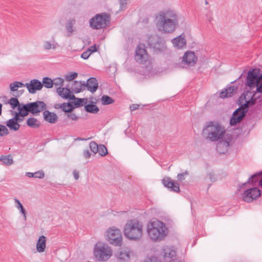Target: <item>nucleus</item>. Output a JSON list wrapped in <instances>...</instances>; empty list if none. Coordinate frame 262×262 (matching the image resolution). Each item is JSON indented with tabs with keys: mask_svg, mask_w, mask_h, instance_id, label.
I'll return each mask as SVG.
<instances>
[{
	"mask_svg": "<svg viewBox=\"0 0 262 262\" xmlns=\"http://www.w3.org/2000/svg\"><path fill=\"white\" fill-rule=\"evenodd\" d=\"M172 42L174 47L178 49L182 48L186 45V40L182 35L174 38Z\"/></svg>",
	"mask_w": 262,
	"mask_h": 262,
	"instance_id": "nucleus-25",
	"label": "nucleus"
},
{
	"mask_svg": "<svg viewBox=\"0 0 262 262\" xmlns=\"http://www.w3.org/2000/svg\"><path fill=\"white\" fill-rule=\"evenodd\" d=\"M71 100H73L72 103H73L76 107L82 106L83 104H85L87 102V99L85 98H78L74 96V98H71Z\"/></svg>",
	"mask_w": 262,
	"mask_h": 262,
	"instance_id": "nucleus-31",
	"label": "nucleus"
},
{
	"mask_svg": "<svg viewBox=\"0 0 262 262\" xmlns=\"http://www.w3.org/2000/svg\"><path fill=\"white\" fill-rule=\"evenodd\" d=\"M139 108V105L134 104L130 106V109L132 111H134L136 110H138Z\"/></svg>",
	"mask_w": 262,
	"mask_h": 262,
	"instance_id": "nucleus-54",
	"label": "nucleus"
},
{
	"mask_svg": "<svg viewBox=\"0 0 262 262\" xmlns=\"http://www.w3.org/2000/svg\"><path fill=\"white\" fill-rule=\"evenodd\" d=\"M6 125L10 130L15 132L18 130L20 126V124L17 123L14 117L8 120L6 122Z\"/></svg>",
	"mask_w": 262,
	"mask_h": 262,
	"instance_id": "nucleus-24",
	"label": "nucleus"
},
{
	"mask_svg": "<svg viewBox=\"0 0 262 262\" xmlns=\"http://www.w3.org/2000/svg\"><path fill=\"white\" fill-rule=\"evenodd\" d=\"M87 88V90L92 93L95 92L98 88V83L97 79L94 77L89 78L86 83H85V88Z\"/></svg>",
	"mask_w": 262,
	"mask_h": 262,
	"instance_id": "nucleus-19",
	"label": "nucleus"
},
{
	"mask_svg": "<svg viewBox=\"0 0 262 262\" xmlns=\"http://www.w3.org/2000/svg\"><path fill=\"white\" fill-rule=\"evenodd\" d=\"M2 105L0 103V115L2 114Z\"/></svg>",
	"mask_w": 262,
	"mask_h": 262,
	"instance_id": "nucleus-60",
	"label": "nucleus"
},
{
	"mask_svg": "<svg viewBox=\"0 0 262 262\" xmlns=\"http://www.w3.org/2000/svg\"><path fill=\"white\" fill-rule=\"evenodd\" d=\"M24 117H21V116L18 115V114L14 113V118L16 120V121L18 124L24 120Z\"/></svg>",
	"mask_w": 262,
	"mask_h": 262,
	"instance_id": "nucleus-48",
	"label": "nucleus"
},
{
	"mask_svg": "<svg viewBox=\"0 0 262 262\" xmlns=\"http://www.w3.org/2000/svg\"><path fill=\"white\" fill-rule=\"evenodd\" d=\"M143 224L137 219L128 220L124 227V236L131 241H137L143 235Z\"/></svg>",
	"mask_w": 262,
	"mask_h": 262,
	"instance_id": "nucleus-4",
	"label": "nucleus"
},
{
	"mask_svg": "<svg viewBox=\"0 0 262 262\" xmlns=\"http://www.w3.org/2000/svg\"><path fill=\"white\" fill-rule=\"evenodd\" d=\"M78 140H83V139H81V138H78Z\"/></svg>",
	"mask_w": 262,
	"mask_h": 262,
	"instance_id": "nucleus-62",
	"label": "nucleus"
},
{
	"mask_svg": "<svg viewBox=\"0 0 262 262\" xmlns=\"http://www.w3.org/2000/svg\"><path fill=\"white\" fill-rule=\"evenodd\" d=\"M97 152H98L101 156H104L107 154V150L104 145H100L99 146V150Z\"/></svg>",
	"mask_w": 262,
	"mask_h": 262,
	"instance_id": "nucleus-41",
	"label": "nucleus"
},
{
	"mask_svg": "<svg viewBox=\"0 0 262 262\" xmlns=\"http://www.w3.org/2000/svg\"><path fill=\"white\" fill-rule=\"evenodd\" d=\"M91 153L89 150H84L83 151V156L86 159H88L91 157Z\"/></svg>",
	"mask_w": 262,
	"mask_h": 262,
	"instance_id": "nucleus-53",
	"label": "nucleus"
},
{
	"mask_svg": "<svg viewBox=\"0 0 262 262\" xmlns=\"http://www.w3.org/2000/svg\"><path fill=\"white\" fill-rule=\"evenodd\" d=\"M73 176L75 180H78L79 179V172L77 171L74 170L73 171Z\"/></svg>",
	"mask_w": 262,
	"mask_h": 262,
	"instance_id": "nucleus-55",
	"label": "nucleus"
},
{
	"mask_svg": "<svg viewBox=\"0 0 262 262\" xmlns=\"http://www.w3.org/2000/svg\"><path fill=\"white\" fill-rule=\"evenodd\" d=\"M57 93L61 98L66 99H71V98H74V95L68 88H57Z\"/></svg>",
	"mask_w": 262,
	"mask_h": 262,
	"instance_id": "nucleus-20",
	"label": "nucleus"
},
{
	"mask_svg": "<svg viewBox=\"0 0 262 262\" xmlns=\"http://www.w3.org/2000/svg\"><path fill=\"white\" fill-rule=\"evenodd\" d=\"M143 262H161L158 260L156 258L152 257L145 260Z\"/></svg>",
	"mask_w": 262,
	"mask_h": 262,
	"instance_id": "nucleus-52",
	"label": "nucleus"
},
{
	"mask_svg": "<svg viewBox=\"0 0 262 262\" xmlns=\"http://www.w3.org/2000/svg\"><path fill=\"white\" fill-rule=\"evenodd\" d=\"M246 85L250 89L256 88L254 95L257 92L262 93V75L259 76L255 69L249 70L247 74Z\"/></svg>",
	"mask_w": 262,
	"mask_h": 262,
	"instance_id": "nucleus-5",
	"label": "nucleus"
},
{
	"mask_svg": "<svg viewBox=\"0 0 262 262\" xmlns=\"http://www.w3.org/2000/svg\"><path fill=\"white\" fill-rule=\"evenodd\" d=\"M178 24L176 12L167 9L160 11L156 17V25L158 29L164 33H171Z\"/></svg>",
	"mask_w": 262,
	"mask_h": 262,
	"instance_id": "nucleus-2",
	"label": "nucleus"
},
{
	"mask_svg": "<svg viewBox=\"0 0 262 262\" xmlns=\"http://www.w3.org/2000/svg\"><path fill=\"white\" fill-rule=\"evenodd\" d=\"M25 86L27 88L29 92L34 94L37 91L40 90L43 87V84L37 79H33L29 83H26Z\"/></svg>",
	"mask_w": 262,
	"mask_h": 262,
	"instance_id": "nucleus-14",
	"label": "nucleus"
},
{
	"mask_svg": "<svg viewBox=\"0 0 262 262\" xmlns=\"http://www.w3.org/2000/svg\"><path fill=\"white\" fill-rule=\"evenodd\" d=\"M27 124L29 127L34 128H38L40 125L39 122L34 118H29L27 121Z\"/></svg>",
	"mask_w": 262,
	"mask_h": 262,
	"instance_id": "nucleus-33",
	"label": "nucleus"
},
{
	"mask_svg": "<svg viewBox=\"0 0 262 262\" xmlns=\"http://www.w3.org/2000/svg\"><path fill=\"white\" fill-rule=\"evenodd\" d=\"M162 251L164 253L163 255L165 261L173 262L176 255L175 250L172 247L165 246L163 248Z\"/></svg>",
	"mask_w": 262,
	"mask_h": 262,
	"instance_id": "nucleus-16",
	"label": "nucleus"
},
{
	"mask_svg": "<svg viewBox=\"0 0 262 262\" xmlns=\"http://www.w3.org/2000/svg\"><path fill=\"white\" fill-rule=\"evenodd\" d=\"M262 173V172H260V173H255V174H253L252 176H251L249 178V179L248 180L247 182L244 183L242 186H241L240 187L241 188H243L244 189H245V187L247 185V183H252L254 182V181H256V177H257V176L261 174Z\"/></svg>",
	"mask_w": 262,
	"mask_h": 262,
	"instance_id": "nucleus-38",
	"label": "nucleus"
},
{
	"mask_svg": "<svg viewBox=\"0 0 262 262\" xmlns=\"http://www.w3.org/2000/svg\"><path fill=\"white\" fill-rule=\"evenodd\" d=\"M53 85L55 86H61L63 85V79L60 77L55 78L53 80Z\"/></svg>",
	"mask_w": 262,
	"mask_h": 262,
	"instance_id": "nucleus-45",
	"label": "nucleus"
},
{
	"mask_svg": "<svg viewBox=\"0 0 262 262\" xmlns=\"http://www.w3.org/2000/svg\"><path fill=\"white\" fill-rule=\"evenodd\" d=\"M58 48H59V45L54 39L45 40L42 41V49L43 51H55Z\"/></svg>",
	"mask_w": 262,
	"mask_h": 262,
	"instance_id": "nucleus-18",
	"label": "nucleus"
},
{
	"mask_svg": "<svg viewBox=\"0 0 262 262\" xmlns=\"http://www.w3.org/2000/svg\"><path fill=\"white\" fill-rule=\"evenodd\" d=\"M162 184L170 191L176 192L180 191L179 184L169 177H164L162 180Z\"/></svg>",
	"mask_w": 262,
	"mask_h": 262,
	"instance_id": "nucleus-15",
	"label": "nucleus"
},
{
	"mask_svg": "<svg viewBox=\"0 0 262 262\" xmlns=\"http://www.w3.org/2000/svg\"><path fill=\"white\" fill-rule=\"evenodd\" d=\"M78 76V73L76 72H71L65 76V79L68 81H71Z\"/></svg>",
	"mask_w": 262,
	"mask_h": 262,
	"instance_id": "nucleus-40",
	"label": "nucleus"
},
{
	"mask_svg": "<svg viewBox=\"0 0 262 262\" xmlns=\"http://www.w3.org/2000/svg\"><path fill=\"white\" fill-rule=\"evenodd\" d=\"M18 110V112H15L14 113L18 114V115L21 116V117H25L28 115L29 112L31 113L28 103L23 105V106H19Z\"/></svg>",
	"mask_w": 262,
	"mask_h": 262,
	"instance_id": "nucleus-27",
	"label": "nucleus"
},
{
	"mask_svg": "<svg viewBox=\"0 0 262 262\" xmlns=\"http://www.w3.org/2000/svg\"><path fill=\"white\" fill-rule=\"evenodd\" d=\"M205 3H206V4H208V3H207V1H206Z\"/></svg>",
	"mask_w": 262,
	"mask_h": 262,
	"instance_id": "nucleus-63",
	"label": "nucleus"
},
{
	"mask_svg": "<svg viewBox=\"0 0 262 262\" xmlns=\"http://www.w3.org/2000/svg\"><path fill=\"white\" fill-rule=\"evenodd\" d=\"M188 174V172L187 171H185V172H182L181 173H179L177 176V179L178 181H182L185 179V176Z\"/></svg>",
	"mask_w": 262,
	"mask_h": 262,
	"instance_id": "nucleus-47",
	"label": "nucleus"
},
{
	"mask_svg": "<svg viewBox=\"0 0 262 262\" xmlns=\"http://www.w3.org/2000/svg\"><path fill=\"white\" fill-rule=\"evenodd\" d=\"M245 98H246V96H245L244 94H243V95H242L241 96V97H240V98H239V99H240L239 100H244V99H245Z\"/></svg>",
	"mask_w": 262,
	"mask_h": 262,
	"instance_id": "nucleus-58",
	"label": "nucleus"
},
{
	"mask_svg": "<svg viewBox=\"0 0 262 262\" xmlns=\"http://www.w3.org/2000/svg\"><path fill=\"white\" fill-rule=\"evenodd\" d=\"M99 146L98 144L94 141H92L90 143V147L91 151L94 154H96L99 150Z\"/></svg>",
	"mask_w": 262,
	"mask_h": 262,
	"instance_id": "nucleus-42",
	"label": "nucleus"
},
{
	"mask_svg": "<svg viewBox=\"0 0 262 262\" xmlns=\"http://www.w3.org/2000/svg\"><path fill=\"white\" fill-rule=\"evenodd\" d=\"M55 107L56 108H61L62 109L61 104H56L55 105Z\"/></svg>",
	"mask_w": 262,
	"mask_h": 262,
	"instance_id": "nucleus-57",
	"label": "nucleus"
},
{
	"mask_svg": "<svg viewBox=\"0 0 262 262\" xmlns=\"http://www.w3.org/2000/svg\"><path fill=\"white\" fill-rule=\"evenodd\" d=\"M147 233L149 238L152 241L159 242L163 241L167 236L168 230L163 222L154 220L147 224Z\"/></svg>",
	"mask_w": 262,
	"mask_h": 262,
	"instance_id": "nucleus-3",
	"label": "nucleus"
},
{
	"mask_svg": "<svg viewBox=\"0 0 262 262\" xmlns=\"http://www.w3.org/2000/svg\"><path fill=\"white\" fill-rule=\"evenodd\" d=\"M237 90V88L236 86L234 85L230 86L220 93V97L225 98L231 97L236 92Z\"/></svg>",
	"mask_w": 262,
	"mask_h": 262,
	"instance_id": "nucleus-22",
	"label": "nucleus"
},
{
	"mask_svg": "<svg viewBox=\"0 0 262 262\" xmlns=\"http://www.w3.org/2000/svg\"><path fill=\"white\" fill-rule=\"evenodd\" d=\"M0 161L6 165H10L13 162V159L11 155L2 156L0 157Z\"/></svg>",
	"mask_w": 262,
	"mask_h": 262,
	"instance_id": "nucleus-34",
	"label": "nucleus"
},
{
	"mask_svg": "<svg viewBox=\"0 0 262 262\" xmlns=\"http://www.w3.org/2000/svg\"><path fill=\"white\" fill-rule=\"evenodd\" d=\"M94 255L99 261H106L112 255V251L107 244L98 243L95 246Z\"/></svg>",
	"mask_w": 262,
	"mask_h": 262,
	"instance_id": "nucleus-7",
	"label": "nucleus"
},
{
	"mask_svg": "<svg viewBox=\"0 0 262 262\" xmlns=\"http://www.w3.org/2000/svg\"><path fill=\"white\" fill-rule=\"evenodd\" d=\"M210 179L211 181H214L215 179L211 174L210 176Z\"/></svg>",
	"mask_w": 262,
	"mask_h": 262,
	"instance_id": "nucleus-59",
	"label": "nucleus"
},
{
	"mask_svg": "<svg viewBox=\"0 0 262 262\" xmlns=\"http://www.w3.org/2000/svg\"><path fill=\"white\" fill-rule=\"evenodd\" d=\"M9 134V132L7 127L0 124V136L8 135Z\"/></svg>",
	"mask_w": 262,
	"mask_h": 262,
	"instance_id": "nucleus-43",
	"label": "nucleus"
},
{
	"mask_svg": "<svg viewBox=\"0 0 262 262\" xmlns=\"http://www.w3.org/2000/svg\"><path fill=\"white\" fill-rule=\"evenodd\" d=\"M29 108L31 113L35 115H37L39 112H41L46 108V104L43 101H37L34 102L29 103Z\"/></svg>",
	"mask_w": 262,
	"mask_h": 262,
	"instance_id": "nucleus-12",
	"label": "nucleus"
},
{
	"mask_svg": "<svg viewBox=\"0 0 262 262\" xmlns=\"http://www.w3.org/2000/svg\"><path fill=\"white\" fill-rule=\"evenodd\" d=\"M116 256L120 261H128L129 259V252L127 250H121L116 254Z\"/></svg>",
	"mask_w": 262,
	"mask_h": 262,
	"instance_id": "nucleus-26",
	"label": "nucleus"
},
{
	"mask_svg": "<svg viewBox=\"0 0 262 262\" xmlns=\"http://www.w3.org/2000/svg\"><path fill=\"white\" fill-rule=\"evenodd\" d=\"M89 52H91V54L93 53V52H95L97 51V48H96V45H94V46H91L90 47L88 50H87Z\"/></svg>",
	"mask_w": 262,
	"mask_h": 262,
	"instance_id": "nucleus-51",
	"label": "nucleus"
},
{
	"mask_svg": "<svg viewBox=\"0 0 262 262\" xmlns=\"http://www.w3.org/2000/svg\"><path fill=\"white\" fill-rule=\"evenodd\" d=\"M85 82L75 81L72 85V89L75 93H78L85 89Z\"/></svg>",
	"mask_w": 262,
	"mask_h": 262,
	"instance_id": "nucleus-28",
	"label": "nucleus"
},
{
	"mask_svg": "<svg viewBox=\"0 0 262 262\" xmlns=\"http://www.w3.org/2000/svg\"><path fill=\"white\" fill-rule=\"evenodd\" d=\"M110 21V15L106 13L97 14L89 20V26L93 29H101L105 28Z\"/></svg>",
	"mask_w": 262,
	"mask_h": 262,
	"instance_id": "nucleus-8",
	"label": "nucleus"
},
{
	"mask_svg": "<svg viewBox=\"0 0 262 262\" xmlns=\"http://www.w3.org/2000/svg\"><path fill=\"white\" fill-rule=\"evenodd\" d=\"M259 185L262 187V178L261 179V180L259 182Z\"/></svg>",
	"mask_w": 262,
	"mask_h": 262,
	"instance_id": "nucleus-61",
	"label": "nucleus"
},
{
	"mask_svg": "<svg viewBox=\"0 0 262 262\" xmlns=\"http://www.w3.org/2000/svg\"><path fill=\"white\" fill-rule=\"evenodd\" d=\"M68 117L74 121H77L78 119V117L74 113H70L67 114Z\"/></svg>",
	"mask_w": 262,
	"mask_h": 262,
	"instance_id": "nucleus-50",
	"label": "nucleus"
},
{
	"mask_svg": "<svg viewBox=\"0 0 262 262\" xmlns=\"http://www.w3.org/2000/svg\"><path fill=\"white\" fill-rule=\"evenodd\" d=\"M34 173L30 172H26V176L29 178H34Z\"/></svg>",
	"mask_w": 262,
	"mask_h": 262,
	"instance_id": "nucleus-56",
	"label": "nucleus"
},
{
	"mask_svg": "<svg viewBox=\"0 0 262 262\" xmlns=\"http://www.w3.org/2000/svg\"><path fill=\"white\" fill-rule=\"evenodd\" d=\"M197 59L193 52L188 51L183 55L182 61L188 66H193L195 64Z\"/></svg>",
	"mask_w": 262,
	"mask_h": 262,
	"instance_id": "nucleus-17",
	"label": "nucleus"
},
{
	"mask_svg": "<svg viewBox=\"0 0 262 262\" xmlns=\"http://www.w3.org/2000/svg\"><path fill=\"white\" fill-rule=\"evenodd\" d=\"M91 55V52H89L88 50L84 52L81 55V57L84 59H87Z\"/></svg>",
	"mask_w": 262,
	"mask_h": 262,
	"instance_id": "nucleus-49",
	"label": "nucleus"
},
{
	"mask_svg": "<svg viewBox=\"0 0 262 262\" xmlns=\"http://www.w3.org/2000/svg\"><path fill=\"white\" fill-rule=\"evenodd\" d=\"M255 102V99L252 97L250 100L247 101L246 103L235 111L230 119V124L231 125H234L239 122L245 116L246 113L248 112V107L254 105Z\"/></svg>",
	"mask_w": 262,
	"mask_h": 262,
	"instance_id": "nucleus-6",
	"label": "nucleus"
},
{
	"mask_svg": "<svg viewBox=\"0 0 262 262\" xmlns=\"http://www.w3.org/2000/svg\"><path fill=\"white\" fill-rule=\"evenodd\" d=\"M46 237L44 235L39 236L36 243V247L37 252H43L46 247Z\"/></svg>",
	"mask_w": 262,
	"mask_h": 262,
	"instance_id": "nucleus-23",
	"label": "nucleus"
},
{
	"mask_svg": "<svg viewBox=\"0 0 262 262\" xmlns=\"http://www.w3.org/2000/svg\"><path fill=\"white\" fill-rule=\"evenodd\" d=\"M260 194V190L257 187L247 188L242 194L243 200L246 202L250 203L258 199Z\"/></svg>",
	"mask_w": 262,
	"mask_h": 262,
	"instance_id": "nucleus-10",
	"label": "nucleus"
},
{
	"mask_svg": "<svg viewBox=\"0 0 262 262\" xmlns=\"http://www.w3.org/2000/svg\"><path fill=\"white\" fill-rule=\"evenodd\" d=\"M10 104L11 105L12 108H15L16 106L19 107V105L18 99L16 98H12L10 99Z\"/></svg>",
	"mask_w": 262,
	"mask_h": 262,
	"instance_id": "nucleus-44",
	"label": "nucleus"
},
{
	"mask_svg": "<svg viewBox=\"0 0 262 262\" xmlns=\"http://www.w3.org/2000/svg\"><path fill=\"white\" fill-rule=\"evenodd\" d=\"M226 134L224 127L217 122L207 123L203 129L202 135L206 140L210 142L219 141L216 145V150L223 154L227 150L230 141L223 140Z\"/></svg>",
	"mask_w": 262,
	"mask_h": 262,
	"instance_id": "nucleus-1",
	"label": "nucleus"
},
{
	"mask_svg": "<svg viewBox=\"0 0 262 262\" xmlns=\"http://www.w3.org/2000/svg\"><path fill=\"white\" fill-rule=\"evenodd\" d=\"M44 120L50 123H55L57 122L58 117L57 115L48 110H45L43 113Z\"/></svg>",
	"mask_w": 262,
	"mask_h": 262,
	"instance_id": "nucleus-21",
	"label": "nucleus"
},
{
	"mask_svg": "<svg viewBox=\"0 0 262 262\" xmlns=\"http://www.w3.org/2000/svg\"><path fill=\"white\" fill-rule=\"evenodd\" d=\"M84 108L87 112L92 114H97L99 111V108L93 104H85Z\"/></svg>",
	"mask_w": 262,
	"mask_h": 262,
	"instance_id": "nucleus-32",
	"label": "nucleus"
},
{
	"mask_svg": "<svg viewBox=\"0 0 262 262\" xmlns=\"http://www.w3.org/2000/svg\"><path fill=\"white\" fill-rule=\"evenodd\" d=\"M148 55L143 44L139 45L136 50L135 59L139 63H142L148 60Z\"/></svg>",
	"mask_w": 262,
	"mask_h": 262,
	"instance_id": "nucleus-11",
	"label": "nucleus"
},
{
	"mask_svg": "<svg viewBox=\"0 0 262 262\" xmlns=\"http://www.w3.org/2000/svg\"><path fill=\"white\" fill-rule=\"evenodd\" d=\"M9 86L11 91L15 92L18 88L25 86V84L19 81H14L10 83Z\"/></svg>",
	"mask_w": 262,
	"mask_h": 262,
	"instance_id": "nucleus-35",
	"label": "nucleus"
},
{
	"mask_svg": "<svg viewBox=\"0 0 262 262\" xmlns=\"http://www.w3.org/2000/svg\"><path fill=\"white\" fill-rule=\"evenodd\" d=\"M14 202L16 203L15 207L16 208L19 210L20 213L23 215L24 220H26V211L25 208H24L22 204L17 199H14Z\"/></svg>",
	"mask_w": 262,
	"mask_h": 262,
	"instance_id": "nucleus-30",
	"label": "nucleus"
},
{
	"mask_svg": "<svg viewBox=\"0 0 262 262\" xmlns=\"http://www.w3.org/2000/svg\"><path fill=\"white\" fill-rule=\"evenodd\" d=\"M147 42L150 47L157 50H160L163 45L162 39L157 35L148 37Z\"/></svg>",
	"mask_w": 262,
	"mask_h": 262,
	"instance_id": "nucleus-13",
	"label": "nucleus"
},
{
	"mask_svg": "<svg viewBox=\"0 0 262 262\" xmlns=\"http://www.w3.org/2000/svg\"><path fill=\"white\" fill-rule=\"evenodd\" d=\"M62 110L66 113H70L73 111L74 107L71 103H63L61 104Z\"/></svg>",
	"mask_w": 262,
	"mask_h": 262,
	"instance_id": "nucleus-39",
	"label": "nucleus"
},
{
	"mask_svg": "<svg viewBox=\"0 0 262 262\" xmlns=\"http://www.w3.org/2000/svg\"><path fill=\"white\" fill-rule=\"evenodd\" d=\"M101 102L103 105H108L114 102V100L111 97L107 95H103L101 98Z\"/></svg>",
	"mask_w": 262,
	"mask_h": 262,
	"instance_id": "nucleus-36",
	"label": "nucleus"
},
{
	"mask_svg": "<svg viewBox=\"0 0 262 262\" xmlns=\"http://www.w3.org/2000/svg\"><path fill=\"white\" fill-rule=\"evenodd\" d=\"M107 240L112 245L120 246L122 244V237L120 230L116 227L109 228L106 232Z\"/></svg>",
	"mask_w": 262,
	"mask_h": 262,
	"instance_id": "nucleus-9",
	"label": "nucleus"
},
{
	"mask_svg": "<svg viewBox=\"0 0 262 262\" xmlns=\"http://www.w3.org/2000/svg\"><path fill=\"white\" fill-rule=\"evenodd\" d=\"M45 177V173L42 171H38L34 172V178L42 179Z\"/></svg>",
	"mask_w": 262,
	"mask_h": 262,
	"instance_id": "nucleus-46",
	"label": "nucleus"
},
{
	"mask_svg": "<svg viewBox=\"0 0 262 262\" xmlns=\"http://www.w3.org/2000/svg\"><path fill=\"white\" fill-rule=\"evenodd\" d=\"M42 84L47 88H51L53 86V81L49 77H44L42 79Z\"/></svg>",
	"mask_w": 262,
	"mask_h": 262,
	"instance_id": "nucleus-37",
	"label": "nucleus"
},
{
	"mask_svg": "<svg viewBox=\"0 0 262 262\" xmlns=\"http://www.w3.org/2000/svg\"><path fill=\"white\" fill-rule=\"evenodd\" d=\"M75 24V20L70 19L67 22L66 25V29L68 36H70L74 31L73 26Z\"/></svg>",
	"mask_w": 262,
	"mask_h": 262,
	"instance_id": "nucleus-29",
	"label": "nucleus"
}]
</instances>
